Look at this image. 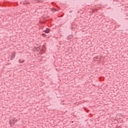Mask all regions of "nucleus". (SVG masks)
<instances>
[{"instance_id":"f257e3e1","label":"nucleus","mask_w":128,"mask_h":128,"mask_svg":"<svg viewBox=\"0 0 128 128\" xmlns=\"http://www.w3.org/2000/svg\"><path fill=\"white\" fill-rule=\"evenodd\" d=\"M16 118H12L10 120V126H12V124H14L16 123Z\"/></svg>"},{"instance_id":"f03ea898","label":"nucleus","mask_w":128,"mask_h":128,"mask_svg":"<svg viewBox=\"0 0 128 128\" xmlns=\"http://www.w3.org/2000/svg\"><path fill=\"white\" fill-rule=\"evenodd\" d=\"M16 52H14L12 54V56L10 58V60H14V58H16Z\"/></svg>"},{"instance_id":"7ed1b4c3","label":"nucleus","mask_w":128,"mask_h":128,"mask_svg":"<svg viewBox=\"0 0 128 128\" xmlns=\"http://www.w3.org/2000/svg\"><path fill=\"white\" fill-rule=\"evenodd\" d=\"M44 32H46V34H48L50 32V28H46V30H45Z\"/></svg>"},{"instance_id":"20e7f679","label":"nucleus","mask_w":128,"mask_h":128,"mask_svg":"<svg viewBox=\"0 0 128 128\" xmlns=\"http://www.w3.org/2000/svg\"><path fill=\"white\" fill-rule=\"evenodd\" d=\"M73 36L72 35H70L68 38V40H72V38Z\"/></svg>"},{"instance_id":"39448f33","label":"nucleus","mask_w":128,"mask_h":128,"mask_svg":"<svg viewBox=\"0 0 128 128\" xmlns=\"http://www.w3.org/2000/svg\"><path fill=\"white\" fill-rule=\"evenodd\" d=\"M18 62H21L22 64V62H24V60H19Z\"/></svg>"},{"instance_id":"423d86ee","label":"nucleus","mask_w":128,"mask_h":128,"mask_svg":"<svg viewBox=\"0 0 128 128\" xmlns=\"http://www.w3.org/2000/svg\"><path fill=\"white\" fill-rule=\"evenodd\" d=\"M98 60V56H96L94 58V60Z\"/></svg>"},{"instance_id":"0eeeda50","label":"nucleus","mask_w":128,"mask_h":128,"mask_svg":"<svg viewBox=\"0 0 128 128\" xmlns=\"http://www.w3.org/2000/svg\"><path fill=\"white\" fill-rule=\"evenodd\" d=\"M24 6H26V4H28V2H24Z\"/></svg>"},{"instance_id":"6e6552de","label":"nucleus","mask_w":128,"mask_h":128,"mask_svg":"<svg viewBox=\"0 0 128 128\" xmlns=\"http://www.w3.org/2000/svg\"><path fill=\"white\" fill-rule=\"evenodd\" d=\"M42 36H46L45 34H42Z\"/></svg>"}]
</instances>
